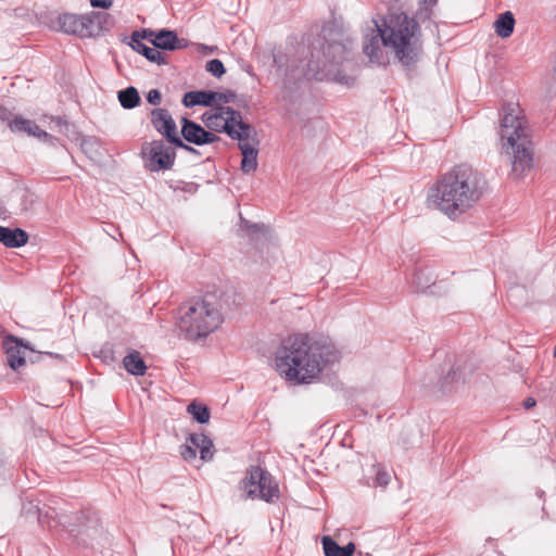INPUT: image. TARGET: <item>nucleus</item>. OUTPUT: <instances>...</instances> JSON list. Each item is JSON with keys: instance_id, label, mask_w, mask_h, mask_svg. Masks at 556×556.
<instances>
[{"instance_id": "nucleus-40", "label": "nucleus", "mask_w": 556, "mask_h": 556, "mask_svg": "<svg viewBox=\"0 0 556 556\" xmlns=\"http://www.w3.org/2000/svg\"><path fill=\"white\" fill-rule=\"evenodd\" d=\"M457 377H458L457 371H456L455 369H452V370L447 374V376L444 378V383H445V382H447V381H450V380L454 381Z\"/></svg>"}, {"instance_id": "nucleus-2", "label": "nucleus", "mask_w": 556, "mask_h": 556, "mask_svg": "<svg viewBox=\"0 0 556 556\" xmlns=\"http://www.w3.org/2000/svg\"><path fill=\"white\" fill-rule=\"evenodd\" d=\"M486 181L481 173L467 164L454 166L432 188L439 210L455 218L475 206L482 198Z\"/></svg>"}, {"instance_id": "nucleus-43", "label": "nucleus", "mask_w": 556, "mask_h": 556, "mask_svg": "<svg viewBox=\"0 0 556 556\" xmlns=\"http://www.w3.org/2000/svg\"><path fill=\"white\" fill-rule=\"evenodd\" d=\"M312 58H315V55H314V54H312ZM314 62H315V61H314V59H312V60L309 61V63H308V66H309V68H311V70H314V68H313V66H314Z\"/></svg>"}, {"instance_id": "nucleus-35", "label": "nucleus", "mask_w": 556, "mask_h": 556, "mask_svg": "<svg viewBox=\"0 0 556 556\" xmlns=\"http://www.w3.org/2000/svg\"><path fill=\"white\" fill-rule=\"evenodd\" d=\"M161 100H162V96H161V92L157 89H151L147 93V101L150 104L159 105L161 103Z\"/></svg>"}, {"instance_id": "nucleus-7", "label": "nucleus", "mask_w": 556, "mask_h": 556, "mask_svg": "<svg viewBox=\"0 0 556 556\" xmlns=\"http://www.w3.org/2000/svg\"><path fill=\"white\" fill-rule=\"evenodd\" d=\"M202 122L212 132H226L231 139L249 140L253 127L242 121L241 113L229 106L218 105L203 113Z\"/></svg>"}, {"instance_id": "nucleus-34", "label": "nucleus", "mask_w": 556, "mask_h": 556, "mask_svg": "<svg viewBox=\"0 0 556 556\" xmlns=\"http://www.w3.org/2000/svg\"><path fill=\"white\" fill-rule=\"evenodd\" d=\"M180 454H181L182 458L186 460L194 459L197 456L195 448L193 447L192 444L191 445H188V444L181 445Z\"/></svg>"}, {"instance_id": "nucleus-9", "label": "nucleus", "mask_w": 556, "mask_h": 556, "mask_svg": "<svg viewBox=\"0 0 556 556\" xmlns=\"http://www.w3.org/2000/svg\"><path fill=\"white\" fill-rule=\"evenodd\" d=\"M242 489L248 497L260 498L267 503L278 498L279 489L271 475L258 467L252 466L244 479L242 480Z\"/></svg>"}, {"instance_id": "nucleus-15", "label": "nucleus", "mask_w": 556, "mask_h": 556, "mask_svg": "<svg viewBox=\"0 0 556 556\" xmlns=\"http://www.w3.org/2000/svg\"><path fill=\"white\" fill-rule=\"evenodd\" d=\"M9 128L12 132H24L42 141L54 139L52 135L42 130L34 121L24 118L20 115H15L13 119L10 121Z\"/></svg>"}, {"instance_id": "nucleus-6", "label": "nucleus", "mask_w": 556, "mask_h": 556, "mask_svg": "<svg viewBox=\"0 0 556 556\" xmlns=\"http://www.w3.org/2000/svg\"><path fill=\"white\" fill-rule=\"evenodd\" d=\"M321 54L317 67L321 75L332 74L336 67L350 59L353 40L340 27L331 23L321 29Z\"/></svg>"}, {"instance_id": "nucleus-18", "label": "nucleus", "mask_w": 556, "mask_h": 556, "mask_svg": "<svg viewBox=\"0 0 556 556\" xmlns=\"http://www.w3.org/2000/svg\"><path fill=\"white\" fill-rule=\"evenodd\" d=\"M28 233L21 229L0 226V242L10 249L21 248L28 242Z\"/></svg>"}, {"instance_id": "nucleus-25", "label": "nucleus", "mask_w": 556, "mask_h": 556, "mask_svg": "<svg viewBox=\"0 0 556 556\" xmlns=\"http://www.w3.org/2000/svg\"><path fill=\"white\" fill-rule=\"evenodd\" d=\"M59 27L66 34L79 36L81 27V14L65 13L59 17Z\"/></svg>"}, {"instance_id": "nucleus-20", "label": "nucleus", "mask_w": 556, "mask_h": 556, "mask_svg": "<svg viewBox=\"0 0 556 556\" xmlns=\"http://www.w3.org/2000/svg\"><path fill=\"white\" fill-rule=\"evenodd\" d=\"M214 93L211 90H199L186 92L182 98V104L186 108L195 105L212 106L214 104Z\"/></svg>"}, {"instance_id": "nucleus-13", "label": "nucleus", "mask_w": 556, "mask_h": 556, "mask_svg": "<svg viewBox=\"0 0 556 556\" xmlns=\"http://www.w3.org/2000/svg\"><path fill=\"white\" fill-rule=\"evenodd\" d=\"M181 135L186 141L195 146L213 143L219 140V137L212 131L205 130L201 125L182 117Z\"/></svg>"}, {"instance_id": "nucleus-41", "label": "nucleus", "mask_w": 556, "mask_h": 556, "mask_svg": "<svg viewBox=\"0 0 556 556\" xmlns=\"http://www.w3.org/2000/svg\"><path fill=\"white\" fill-rule=\"evenodd\" d=\"M438 0H421V4L425 7V9H430L437 4Z\"/></svg>"}, {"instance_id": "nucleus-45", "label": "nucleus", "mask_w": 556, "mask_h": 556, "mask_svg": "<svg viewBox=\"0 0 556 556\" xmlns=\"http://www.w3.org/2000/svg\"><path fill=\"white\" fill-rule=\"evenodd\" d=\"M338 81L342 83L343 81V77H340L339 75H336L334 77Z\"/></svg>"}, {"instance_id": "nucleus-1", "label": "nucleus", "mask_w": 556, "mask_h": 556, "mask_svg": "<svg viewBox=\"0 0 556 556\" xmlns=\"http://www.w3.org/2000/svg\"><path fill=\"white\" fill-rule=\"evenodd\" d=\"M340 358V352L327 338L312 339L298 333L282 340L275 353L276 369L287 381L311 383Z\"/></svg>"}, {"instance_id": "nucleus-24", "label": "nucleus", "mask_w": 556, "mask_h": 556, "mask_svg": "<svg viewBox=\"0 0 556 556\" xmlns=\"http://www.w3.org/2000/svg\"><path fill=\"white\" fill-rule=\"evenodd\" d=\"M515 27V17L510 11H506L498 15L494 22V29L498 37L508 38Z\"/></svg>"}, {"instance_id": "nucleus-42", "label": "nucleus", "mask_w": 556, "mask_h": 556, "mask_svg": "<svg viewBox=\"0 0 556 556\" xmlns=\"http://www.w3.org/2000/svg\"><path fill=\"white\" fill-rule=\"evenodd\" d=\"M247 227H248V230L250 233H254L256 231H258L262 227L256 225V224H253V225H248L247 224Z\"/></svg>"}, {"instance_id": "nucleus-11", "label": "nucleus", "mask_w": 556, "mask_h": 556, "mask_svg": "<svg viewBox=\"0 0 556 556\" xmlns=\"http://www.w3.org/2000/svg\"><path fill=\"white\" fill-rule=\"evenodd\" d=\"M142 151L148 154L147 167L151 172L170 169L174 165L176 153L173 148L166 146L162 140H153L143 147Z\"/></svg>"}, {"instance_id": "nucleus-23", "label": "nucleus", "mask_w": 556, "mask_h": 556, "mask_svg": "<svg viewBox=\"0 0 556 556\" xmlns=\"http://www.w3.org/2000/svg\"><path fill=\"white\" fill-rule=\"evenodd\" d=\"M123 364L125 369L134 376H143L146 374V363L136 350H132L124 357Z\"/></svg>"}, {"instance_id": "nucleus-33", "label": "nucleus", "mask_w": 556, "mask_h": 556, "mask_svg": "<svg viewBox=\"0 0 556 556\" xmlns=\"http://www.w3.org/2000/svg\"><path fill=\"white\" fill-rule=\"evenodd\" d=\"M8 362L12 369L16 370L21 366L25 365V358L18 355H15L14 353H9L8 355Z\"/></svg>"}, {"instance_id": "nucleus-48", "label": "nucleus", "mask_w": 556, "mask_h": 556, "mask_svg": "<svg viewBox=\"0 0 556 556\" xmlns=\"http://www.w3.org/2000/svg\"><path fill=\"white\" fill-rule=\"evenodd\" d=\"M479 556H488V555H484V554H480Z\"/></svg>"}, {"instance_id": "nucleus-37", "label": "nucleus", "mask_w": 556, "mask_h": 556, "mask_svg": "<svg viewBox=\"0 0 556 556\" xmlns=\"http://www.w3.org/2000/svg\"><path fill=\"white\" fill-rule=\"evenodd\" d=\"M13 117L14 116L11 111H9L8 109L0 105V121L8 122V124H9L10 121L13 119Z\"/></svg>"}, {"instance_id": "nucleus-29", "label": "nucleus", "mask_w": 556, "mask_h": 556, "mask_svg": "<svg viewBox=\"0 0 556 556\" xmlns=\"http://www.w3.org/2000/svg\"><path fill=\"white\" fill-rule=\"evenodd\" d=\"M372 469L375 470V484L379 486H387L390 482V475L381 465L376 464L372 466Z\"/></svg>"}, {"instance_id": "nucleus-26", "label": "nucleus", "mask_w": 556, "mask_h": 556, "mask_svg": "<svg viewBox=\"0 0 556 556\" xmlns=\"http://www.w3.org/2000/svg\"><path fill=\"white\" fill-rule=\"evenodd\" d=\"M117 98L121 105L128 110L136 108L140 102L138 90L132 86L119 90Z\"/></svg>"}, {"instance_id": "nucleus-12", "label": "nucleus", "mask_w": 556, "mask_h": 556, "mask_svg": "<svg viewBox=\"0 0 556 556\" xmlns=\"http://www.w3.org/2000/svg\"><path fill=\"white\" fill-rule=\"evenodd\" d=\"M111 15L105 12H90L81 14L79 37L90 38L101 35L110 27Z\"/></svg>"}, {"instance_id": "nucleus-19", "label": "nucleus", "mask_w": 556, "mask_h": 556, "mask_svg": "<svg viewBox=\"0 0 556 556\" xmlns=\"http://www.w3.org/2000/svg\"><path fill=\"white\" fill-rule=\"evenodd\" d=\"M239 149L242 153L241 170L244 174L254 172L257 168V148L244 140L239 141Z\"/></svg>"}, {"instance_id": "nucleus-32", "label": "nucleus", "mask_w": 556, "mask_h": 556, "mask_svg": "<svg viewBox=\"0 0 556 556\" xmlns=\"http://www.w3.org/2000/svg\"><path fill=\"white\" fill-rule=\"evenodd\" d=\"M425 276V271L422 269L417 270L413 278V283L416 285L417 289L425 290L430 286L432 282L430 279H427V281L424 283L421 282V277Z\"/></svg>"}, {"instance_id": "nucleus-17", "label": "nucleus", "mask_w": 556, "mask_h": 556, "mask_svg": "<svg viewBox=\"0 0 556 556\" xmlns=\"http://www.w3.org/2000/svg\"><path fill=\"white\" fill-rule=\"evenodd\" d=\"M130 47L138 53L142 54L150 62H153L156 64H165L166 63L165 55L160 50H157V48H155L154 46L148 47L142 42L141 35L139 31H134L131 34Z\"/></svg>"}, {"instance_id": "nucleus-10", "label": "nucleus", "mask_w": 556, "mask_h": 556, "mask_svg": "<svg viewBox=\"0 0 556 556\" xmlns=\"http://www.w3.org/2000/svg\"><path fill=\"white\" fill-rule=\"evenodd\" d=\"M151 124L169 143L188 152L197 153V150L185 143L178 135L177 125L166 109H153L151 111Z\"/></svg>"}, {"instance_id": "nucleus-27", "label": "nucleus", "mask_w": 556, "mask_h": 556, "mask_svg": "<svg viewBox=\"0 0 556 556\" xmlns=\"http://www.w3.org/2000/svg\"><path fill=\"white\" fill-rule=\"evenodd\" d=\"M187 412L192 415L199 424H206L210 420V409L206 405L192 402L187 406Z\"/></svg>"}, {"instance_id": "nucleus-36", "label": "nucleus", "mask_w": 556, "mask_h": 556, "mask_svg": "<svg viewBox=\"0 0 556 556\" xmlns=\"http://www.w3.org/2000/svg\"><path fill=\"white\" fill-rule=\"evenodd\" d=\"M92 8L109 9L113 4V0H90Z\"/></svg>"}, {"instance_id": "nucleus-44", "label": "nucleus", "mask_w": 556, "mask_h": 556, "mask_svg": "<svg viewBox=\"0 0 556 556\" xmlns=\"http://www.w3.org/2000/svg\"><path fill=\"white\" fill-rule=\"evenodd\" d=\"M201 47H202V49H203V50H205V51H208V50H210L211 52L213 51V48H211V47H207V46H204V45H202Z\"/></svg>"}, {"instance_id": "nucleus-5", "label": "nucleus", "mask_w": 556, "mask_h": 556, "mask_svg": "<svg viewBox=\"0 0 556 556\" xmlns=\"http://www.w3.org/2000/svg\"><path fill=\"white\" fill-rule=\"evenodd\" d=\"M501 119L500 138L503 147L511 149V175L515 179L522 178L533 166L532 144L523 117L517 106L504 108Z\"/></svg>"}, {"instance_id": "nucleus-46", "label": "nucleus", "mask_w": 556, "mask_h": 556, "mask_svg": "<svg viewBox=\"0 0 556 556\" xmlns=\"http://www.w3.org/2000/svg\"><path fill=\"white\" fill-rule=\"evenodd\" d=\"M27 210H28V207H27V206H24L21 211H22V212H26Z\"/></svg>"}, {"instance_id": "nucleus-14", "label": "nucleus", "mask_w": 556, "mask_h": 556, "mask_svg": "<svg viewBox=\"0 0 556 556\" xmlns=\"http://www.w3.org/2000/svg\"><path fill=\"white\" fill-rule=\"evenodd\" d=\"M374 23L376 29H372V34L370 36H365L363 51L369 58L370 62L383 64L384 56L381 46H383L384 33L377 21H374Z\"/></svg>"}, {"instance_id": "nucleus-16", "label": "nucleus", "mask_w": 556, "mask_h": 556, "mask_svg": "<svg viewBox=\"0 0 556 556\" xmlns=\"http://www.w3.org/2000/svg\"><path fill=\"white\" fill-rule=\"evenodd\" d=\"M150 42L162 50H180L188 47V41L184 38H178L176 33L168 29H161L155 35V38L150 39Z\"/></svg>"}, {"instance_id": "nucleus-31", "label": "nucleus", "mask_w": 556, "mask_h": 556, "mask_svg": "<svg viewBox=\"0 0 556 556\" xmlns=\"http://www.w3.org/2000/svg\"><path fill=\"white\" fill-rule=\"evenodd\" d=\"M214 93V103L215 102H223V103H229L230 101H232L236 97L235 92L232 91H226V92H218V91H213Z\"/></svg>"}, {"instance_id": "nucleus-21", "label": "nucleus", "mask_w": 556, "mask_h": 556, "mask_svg": "<svg viewBox=\"0 0 556 556\" xmlns=\"http://www.w3.org/2000/svg\"><path fill=\"white\" fill-rule=\"evenodd\" d=\"M190 443L197 450H200L202 460H211L214 455V445L212 440L204 433H191L189 437Z\"/></svg>"}, {"instance_id": "nucleus-39", "label": "nucleus", "mask_w": 556, "mask_h": 556, "mask_svg": "<svg viewBox=\"0 0 556 556\" xmlns=\"http://www.w3.org/2000/svg\"><path fill=\"white\" fill-rule=\"evenodd\" d=\"M535 404H536V402H535V400L533 397H528L523 402V407L526 409H530V408L534 407Z\"/></svg>"}, {"instance_id": "nucleus-28", "label": "nucleus", "mask_w": 556, "mask_h": 556, "mask_svg": "<svg viewBox=\"0 0 556 556\" xmlns=\"http://www.w3.org/2000/svg\"><path fill=\"white\" fill-rule=\"evenodd\" d=\"M80 148L83 152L90 159H96L99 155V141L94 137H86L81 139Z\"/></svg>"}, {"instance_id": "nucleus-38", "label": "nucleus", "mask_w": 556, "mask_h": 556, "mask_svg": "<svg viewBox=\"0 0 556 556\" xmlns=\"http://www.w3.org/2000/svg\"><path fill=\"white\" fill-rule=\"evenodd\" d=\"M139 33L141 35V40L148 39L149 41H150V39L155 38V35H157V31L152 30V29H143L142 31H139Z\"/></svg>"}, {"instance_id": "nucleus-47", "label": "nucleus", "mask_w": 556, "mask_h": 556, "mask_svg": "<svg viewBox=\"0 0 556 556\" xmlns=\"http://www.w3.org/2000/svg\"><path fill=\"white\" fill-rule=\"evenodd\" d=\"M554 356L556 357V345H555V349H554Z\"/></svg>"}, {"instance_id": "nucleus-4", "label": "nucleus", "mask_w": 556, "mask_h": 556, "mask_svg": "<svg viewBox=\"0 0 556 556\" xmlns=\"http://www.w3.org/2000/svg\"><path fill=\"white\" fill-rule=\"evenodd\" d=\"M226 294H205L202 299L187 302L180 307L179 329L189 340L206 338L217 330L224 321Z\"/></svg>"}, {"instance_id": "nucleus-8", "label": "nucleus", "mask_w": 556, "mask_h": 556, "mask_svg": "<svg viewBox=\"0 0 556 556\" xmlns=\"http://www.w3.org/2000/svg\"><path fill=\"white\" fill-rule=\"evenodd\" d=\"M38 519L42 526L48 528L61 526L77 536L86 535L93 539L101 532L98 519L86 518L83 513H74L72 515L59 514L54 508H49L47 511L39 510Z\"/></svg>"}, {"instance_id": "nucleus-30", "label": "nucleus", "mask_w": 556, "mask_h": 556, "mask_svg": "<svg viewBox=\"0 0 556 556\" xmlns=\"http://www.w3.org/2000/svg\"><path fill=\"white\" fill-rule=\"evenodd\" d=\"M206 71L215 77H220L225 74L226 70L223 62L218 59H213L206 63Z\"/></svg>"}, {"instance_id": "nucleus-22", "label": "nucleus", "mask_w": 556, "mask_h": 556, "mask_svg": "<svg viewBox=\"0 0 556 556\" xmlns=\"http://www.w3.org/2000/svg\"><path fill=\"white\" fill-rule=\"evenodd\" d=\"M325 556H352L355 551L354 543L340 546L331 536H324L321 540Z\"/></svg>"}, {"instance_id": "nucleus-3", "label": "nucleus", "mask_w": 556, "mask_h": 556, "mask_svg": "<svg viewBox=\"0 0 556 556\" xmlns=\"http://www.w3.org/2000/svg\"><path fill=\"white\" fill-rule=\"evenodd\" d=\"M380 26L384 33L383 47L389 49L403 66H414L422 52L417 21L405 13H400L386 17Z\"/></svg>"}]
</instances>
